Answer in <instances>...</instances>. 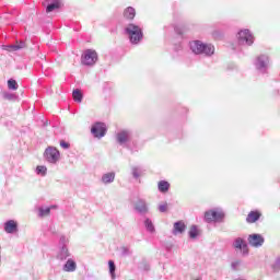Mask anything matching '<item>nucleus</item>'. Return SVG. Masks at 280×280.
<instances>
[{
  "instance_id": "24",
  "label": "nucleus",
  "mask_w": 280,
  "mask_h": 280,
  "mask_svg": "<svg viewBox=\"0 0 280 280\" xmlns=\"http://www.w3.org/2000/svg\"><path fill=\"white\" fill-rule=\"evenodd\" d=\"M158 189L161 194H167L170 191V182L160 180L158 183Z\"/></svg>"
},
{
  "instance_id": "42",
  "label": "nucleus",
  "mask_w": 280,
  "mask_h": 280,
  "mask_svg": "<svg viewBox=\"0 0 280 280\" xmlns=\"http://www.w3.org/2000/svg\"><path fill=\"white\" fill-rule=\"evenodd\" d=\"M176 49H183V46H180V44H179L176 46Z\"/></svg>"
},
{
  "instance_id": "21",
  "label": "nucleus",
  "mask_w": 280,
  "mask_h": 280,
  "mask_svg": "<svg viewBox=\"0 0 280 280\" xmlns=\"http://www.w3.org/2000/svg\"><path fill=\"white\" fill-rule=\"evenodd\" d=\"M144 172L145 171L141 166H131V176L136 180L141 178V176H143Z\"/></svg>"
},
{
  "instance_id": "41",
  "label": "nucleus",
  "mask_w": 280,
  "mask_h": 280,
  "mask_svg": "<svg viewBox=\"0 0 280 280\" xmlns=\"http://www.w3.org/2000/svg\"><path fill=\"white\" fill-rule=\"evenodd\" d=\"M175 32H176V34H183V33H180V31H178V27H175Z\"/></svg>"
},
{
  "instance_id": "7",
  "label": "nucleus",
  "mask_w": 280,
  "mask_h": 280,
  "mask_svg": "<svg viewBox=\"0 0 280 280\" xmlns=\"http://www.w3.org/2000/svg\"><path fill=\"white\" fill-rule=\"evenodd\" d=\"M205 220L210 224V222H222L224 220V212L220 209L208 210L205 213Z\"/></svg>"
},
{
  "instance_id": "23",
  "label": "nucleus",
  "mask_w": 280,
  "mask_h": 280,
  "mask_svg": "<svg viewBox=\"0 0 280 280\" xmlns=\"http://www.w3.org/2000/svg\"><path fill=\"white\" fill-rule=\"evenodd\" d=\"M137 16V11L132 7H128L124 11V18L132 21Z\"/></svg>"
},
{
  "instance_id": "19",
  "label": "nucleus",
  "mask_w": 280,
  "mask_h": 280,
  "mask_svg": "<svg viewBox=\"0 0 280 280\" xmlns=\"http://www.w3.org/2000/svg\"><path fill=\"white\" fill-rule=\"evenodd\" d=\"M62 8V0H54L51 3L47 4L46 12L47 14L54 12V10H60Z\"/></svg>"
},
{
  "instance_id": "3",
  "label": "nucleus",
  "mask_w": 280,
  "mask_h": 280,
  "mask_svg": "<svg viewBox=\"0 0 280 280\" xmlns=\"http://www.w3.org/2000/svg\"><path fill=\"white\" fill-rule=\"evenodd\" d=\"M254 66L256 71L262 73V75L268 73V69H270V57L268 55H259L254 61Z\"/></svg>"
},
{
  "instance_id": "17",
  "label": "nucleus",
  "mask_w": 280,
  "mask_h": 280,
  "mask_svg": "<svg viewBox=\"0 0 280 280\" xmlns=\"http://www.w3.org/2000/svg\"><path fill=\"white\" fill-rule=\"evenodd\" d=\"M119 145L120 148L130 150V152H137L139 150V147H137V142L135 141H119Z\"/></svg>"
},
{
  "instance_id": "12",
  "label": "nucleus",
  "mask_w": 280,
  "mask_h": 280,
  "mask_svg": "<svg viewBox=\"0 0 280 280\" xmlns=\"http://www.w3.org/2000/svg\"><path fill=\"white\" fill-rule=\"evenodd\" d=\"M135 139V132L130 129H122L116 133V141H130Z\"/></svg>"
},
{
  "instance_id": "13",
  "label": "nucleus",
  "mask_w": 280,
  "mask_h": 280,
  "mask_svg": "<svg viewBox=\"0 0 280 280\" xmlns=\"http://www.w3.org/2000/svg\"><path fill=\"white\" fill-rule=\"evenodd\" d=\"M187 231V225L185 224V221H176L173 224L172 235H183Z\"/></svg>"
},
{
  "instance_id": "28",
  "label": "nucleus",
  "mask_w": 280,
  "mask_h": 280,
  "mask_svg": "<svg viewBox=\"0 0 280 280\" xmlns=\"http://www.w3.org/2000/svg\"><path fill=\"white\" fill-rule=\"evenodd\" d=\"M144 226L149 233H154L156 231V229L154 228V223L151 219L144 220Z\"/></svg>"
},
{
  "instance_id": "16",
  "label": "nucleus",
  "mask_w": 280,
  "mask_h": 280,
  "mask_svg": "<svg viewBox=\"0 0 280 280\" xmlns=\"http://www.w3.org/2000/svg\"><path fill=\"white\" fill-rule=\"evenodd\" d=\"M63 272H75L78 270V264L75 260L69 258L62 267Z\"/></svg>"
},
{
  "instance_id": "20",
  "label": "nucleus",
  "mask_w": 280,
  "mask_h": 280,
  "mask_svg": "<svg viewBox=\"0 0 280 280\" xmlns=\"http://www.w3.org/2000/svg\"><path fill=\"white\" fill-rule=\"evenodd\" d=\"M101 180L103 185H110V183H115V172L103 174Z\"/></svg>"
},
{
  "instance_id": "25",
  "label": "nucleus",
  "mask_w": 280,
  "mask_h": 280,
  "mask_svg": "<svg viewBox=\"0 0 280 280\" xmlns=\"http://www.w3.org/2000/svg\"><path fill=\"white\" fill-rule=\"evenodd\" d=\"M83 97H84V94H82V91L78 89L72 91V98L74 100V102H78V104L82 102Z\"/></svg>"
},
{
  "instance_id": "2",
  "label": "nucleus",
  "mask_w": 280,
  "mask_h": 280,
  "mask_svg": "<svg viewBox=\"0 0 280 280\" xmlns=\"http://www.w3.org/2000/svg\"><path fill=\"white\" fill-rule=\"evenodd\" d=\"M125 32L129 36L131 45H139V43L143 40V28L137 24H128L127 27H125Z\"/></svg>"
},
{
  "instance_id": "26",
  "label": "nucleus",
  "mask_w": 280,
  "mask_h": 280,
  "mask_svg": "<svg viewBox=\"0 0 280 280\" xmlns=\"http://www.w3.org/2000/svg\"><path fill=\"white\" fill-rule=\"evenodd\" d=\"M2 97L3 100H8V102H16L19 100V96L12 92H3Z\"/></svg>"
},
{
  "instance_id": "14",
  "label": "nucleus",
  "mask_w": 280,
  "mask_h": 280,
  "mask_svg": "<svg viewBox=\"0 0 280 280\" xmlns=\"http://www.w3.org/2000/svg\"><path fill=\"white\" fill-rule=\"evenodd\" d=\"M69 257H71V252H69V247L67 246L59 247V250L57 253V259L59 261H67Z\"/></svg>"
},
{
  "instance_id": "30",
  "label": "nucleus",
  "mask_w": 280,
  "mask_h": 280,
  "mask_svg": "<svg viewBox=\"0 0 280 280\" xmlns=\"http://www.w3.org/2000/svg\"><path fill=\"white\" fill-rule=\"evenodd\" d=\"M8 89L10 91H16L19 89V83L14 79H9L8 80Z\"/></svg>"
},
{
  "instance_id": "9",
  "label": "nucleus",
  "mask_w": 280,
  "mask_h": 280,
  "mask_svg": "<svg viewBox=\"0 0 280 280\" xmlns=\"http://www.w3.org/2000/svg\"><path fill=\"white\" fill-rule=\"evenodd\" d=\"M133 209L136 213H139V215H148V213H150V207L148 206V201L143 198H138L135 201Z\"/></svg>"
},
{
  "instance_id": "22",
  "label": "nucleus",
  "mask_w": 280,
  "mask_h": 280,
  "mask_svg": "<svg viewBox=\"0 0 280 280\" xmlns=\"http://www.w3.org/2000/svg\"><path fill=\"white\" fill-rule=\"evenodd\" d=\"M51 209H56V206L39 207L38 208L39 218H47V215H49L51 213Z\"/></svg>"
},
{
  "instance_id": "11",
  "label": "nucleus",
  "mask_w": 280,
  "mask_h": 280,
  "mask_svg": "<svg viewBox=\"0 0 280 280\" xmlns=\"http://www.w3.org/2000/svg\"><path fill=\"white\" fill-rule=\"evenodd\" d=\"M233 248H235L236 250H241L242 255L244 257H246L249 253L248 250V244L246 243V241L242 237H237L234 240L233 244H232Z\"/></svg>"
},
{
  "instance_id": "6",
  "label": "nucleus",
  "mask_w": 280,
  "mask_h": 280,
  "mask_svg": "<svg viewBox=\"0 0 280 280\" xmlns=\"http://www.w3.org/2000/svg\"><path fill=\"white\" fill-rule=\"evenodd\" d=\"M97 51L93 49H86L81 56V63L84 67H93L97 62Z\"/></svg>"
},
{
  "instance_id": "32",
  "label": "nucleus",
  "mask_w": 280,
  "mask_h": 280,
  "mask_svg": "<svg viewBox=\"0 0 280 280\" xmlns=\"http://www.w3.org/2000/svg\"><path fill=\"white\" fill-rule=\"evenodd\" d=\"M108 266H109V275L112 277V279H115V270H116V266H115V261L109 260L108 261Z\"/></svg>"
},
{
  "instance_id": "1",
  "label": "nucleus",
  "mask_w": 280,
  "mask_h": 280,
  "mask_svg": "<svg viewBox=\"0 0 280 280\" xmlns=\"http://www.w3.org/2000/svg\"><path fill=\"white\" fill-rule=\"evenodd\" d=\"M189 48L195 56H206V58H211V56L215 54V46L212 44H206L200 39L189 42Z\"/></svg>"
},
{
  "instance_id": "8",
  "label": "nucleus",
  "mask_w": 280,
  "mask_h": 280,
  "mask_svg": "<svg viewBox=\"0 0 280 280\" xmlns=\"http://www.w3.org/2000/svg\"><path fill=\"white\" fill-rule=\"evenodd\" d=\"M106 132H108L106 124L97 121L92 125L91 133L93 137H95V139H102V137H106Z\"/></svg>"
},
{
  "instance_id": "39",
  "label": "nucleus",
  "mask_w": 280,
  "mask_h": 280,
  "mask_svg": "<svg viewBox=\"0 0 280 280\" xmlns=\"http://www.w3.org/2000/svg\"><path fill=\"white\" fill-rule=\"evenodd\" d=\"M49 124H51V122H49V120L43 121V128H47V126H49Z\"/></svg>"
},
{
  "instance_id": "5",
  "label": "nucleus",
  "mask_w": 280,
  "mask_h": 280,
  "mask_svg": "<svg viewBox=\"0 0 280 280\" xmlns=\"http://www.w3.org/2000/svg\"><path fill=\"white\" fill-rule=\"evenodd\" d=\"M237 40L238 45H246L247 47H250L255 43V36L250 33V30L245 28L237 33Z\"/></svg>"
},
{
  "instance_id": "4",
  "label": "nucleus",
  "mask_w": 280,
  "mask_h": 280,
  "mask_svg": "<svg viewBox=\"0 0 280 280\" xmlns=\"http://www.w3.org/2000/svg\"><path fill=\"white\" fill-rule=\"evenodd\" d=\"M44 159L47 163H50V165H56L60 161V151H58L56 147H48L44 151Z\"/></svg>"
},
{
  "instance_id": "18",
  "label": "nucleus",
  "mask_w": 280,
  "mask_h": 280,
  "mask_svg": "<svg viewBox=\"0 0 280 280\" xmlns=\"http://www.w3.org/2000/svg\"><path fill=\"white\" fill-rule=\"evenodd\" d=\"M261 218V212L259 211H250L246 217L247 224H255Z\"/></svg>"
},
{
  "instance_id": "37",
  "label": "nucleus",
  "mask_w": 280,
  "mask_h": 280,
  "mask_svg": "<svg viewBox=\"0 0 280 280\" xmlns=\"http://www.w3.org/2000/svg\"><path fill=\"white\" fill-rule=\"evenodd\" d=\"M60 147L63 149V150H69L71 148V144L68 142V141H61L60 142Z\"/></svg>"
},
{
  "instance_id": "38",
  "label": "nucleus",
  "mask_w": 280,
  "mask_h": 280,
  "mask_svg": "<svg viewBox=\"0 0 280 280\" xmlns=\"http://www.w3.org/2000/svg\"><path fill=\"white\" fill-rule=\"evenodd\" d=\"M49 231H50V233L52 234V235H56V228L55 226H50L49 228Z\"/></svg>"
},
{
  "instance_id": "15",
  "label": "nucleus",
  "mask_w": 280,
  "mask_h": 280,
  "mask_svg": "<svg viewBox=\"0 0 280 280\" xmlns=\"http://www.w3.org/2000/svg\"><path fill=\"white\" fill-rule=\"evenodd\" d=\"M4 231L5 233L12 234L19 231V223L14 220H9L4 223Z\"/></svg>"
},
{
  "instance_id": "35",
  "label": "nucleus",
  "mask_w": 280,
  "mask_h": 280,
  "mask_svg": "<svg viewBox=\"0 0 280 280\" xmlns=\"http://www.w3.org/2000/svg\"><path fill=\"white\" fill-rule=\"evenodd\" d=\"M160 213H165L167 211V202L161 203L159 206Z\"/></svg>"
},
{
  "instance_id": "10",
  "label": "nucleus",
  "mask_w": 280,
  "mask_h": 280,
  "mask_svg": "<svg viewBox=\"0 0 280 280\" xmlns=\"http://www.w3.org/2000/svg\"><path fill=\"white\" fill-rule=\"evenodd\" d=\"M247 242L249 246H252V248H261L266 240L261 234H249L247 237Z\"/></svg>"
},
{
  "instance_id": "27",
  "label": "nucleus",
  "mask_w": 280,
  "mask_h": 280,
  "mask_svg": "<svg viewBox=\"0 0 280 280\" xmlns=\"http://www.w3.org/2000/svg\"><path fill=\"white\" fill-rule=\"evenodd\" d=\"M8 51H19V49H23L25 47V42H21L20 44L5 46Z\"/></svg>"
},
{
  "instance_id": "33",
  "label": "nucleus",
  "mask_w": 280,
  "mask_h": 280,
  "mask_svg": "<svg viewBox=\"0 0 280 280\" xmlns=\"http://www.w3.org/2000/svg\"><path fill=\"white\" fill-rule=\"evenodd\" d=\"M240 266H242L241 260H234L231 262V269L234 270V272H236V270H240Z\"/></svg>"
},
{
  "instance_id": "31",
  "label": "nucleus",
  "mask_w": 280,
  "mask_h": 280,
  "mask_svg": "<svg viewBox=\"0 0 280 280\" xmlns=\"http://www.w3.org/2000/svg\"><path fill=\"white\" fill-rule=\"evenodd\" d=\"M35 172L38 176H47V166L38 165Z\"/></svg>"
},
{
  "instance_id": "40",
  "label": "nucleus",
  "mask_w": 280,
  "mask_h": 280,
  "mask_svg": "<svg viewBox=\"0 0 280 280\" xmlns=\"http://www.w3.org/2000/svg\"><path fill=\"white\" fill-rule=\"evenodd\" d=\"M276 268H280V257L279 258H277V260H276Z\"/></svg>"
},
{
  "instance_id": "36",
  "label": "nucleus",
  "mask_w": 280,
  "mask_h": 280,
  "mask_svg": "<svg viewBox=\"0 0 280 280\" xmlns=\"http://www.w3.org/2000/svg\"><path fill=\"white\" fill-rule=\"evenodd\" d=\"M120 250L122 257H128V255H130V249L128 247H121Z\"/></svg>"
},
{
  "instance_id": "29",
  "label": "nucleus",
  "mask_w": 280,
  "mask_h": 280,
  "mask_svg": "<svg viewBox=\"0 0 280 280\" xmlns=\"http://www.w3.org/2000/svg\"><path fill=\"white\" fill-rule=\"evenodd\" d=\"M198 226L197 225H191L190 226V230L188 232V235L190 237V240H196V237H198Z\"/></svg>"
},
{
  "instance_id": "34",
  "label": "nucleus",
  "mask_w": 280,
  "mask_h": 280,
  "mask_svg": "<svg viewBox=\"0 0 280 280\" xmlns=\"http://www.w3.org/2000/svg\"><path fill=\"white\" fill-rule=\"evenodd\" d=\"M69 244V238L65 235H61L59 238V248L62 246H67Z\"/></svg>"
}]
</instances>
